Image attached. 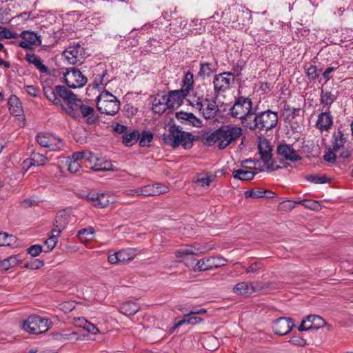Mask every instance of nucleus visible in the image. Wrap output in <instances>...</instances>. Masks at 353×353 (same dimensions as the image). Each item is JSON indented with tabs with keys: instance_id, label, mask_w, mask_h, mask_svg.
<instances>
[{
	"instance_id": "nucleus-55",
	"label": "nucleus",
	"mask_w": 353,
	"mask_h": 353,
	"mask_svg": "<svg viewBox=\"0 0 353 353\" xmlns=\"http://www.w3.org/2000/svg\"><path fill=\"white\" fill-rule=\"evenodd\" d=\"M307 75L310 80H314L319 76L316 66L310 65L307 69Z\"/></svg>"
},
{
	"instance_id": "nucleus-46",
	"label": "nucleus",
	"mask_w": 353,
	"mask_h": 353,
	"mask_svg": "<svg viewBox=\"0 0 353 353\" xmlns=\"http://www.w3.org/2000/svg\"><path fill=\"white\" fill-rule=\"evenodd\" d=\"M95 230L92 227L83 228L78 232V236L81 241H86L92 239L91 236L94 234Z\"/></svg>"
},
{
	"instance_id": "nucleus-42",
	"label": "nucleus",
	"mask_w": 353,
	"mask_h": 353,
	"mask_svg": "<svg viewBox=\"0 0 353 353\" xmlns=\"http://www.w3.org/2000/svg\"><path fill=\"white\" fill-rule=\"evenodd\" d=\"M59 236V234H57L53 230H52L51 236L44 242L43 251L45 252L51 251L55 247Z\"/></svg>"
},
{
	"instance_id": "nucleus-16",
	"label": "nucleus",
	"mask_w": 353,
	"mask_h": 353,
	"mask_svg": "<svg viewBox=\"0 0 353 353\" xmlns=\"http://www.w3.org/2000/svg\"><path fill=\"white\" fill-rule=\"evenodd\" d=\"M19 37L21 38V41H19L18 45L23 49L30 50L41 45V36L34 31L23 30Z\"/></svg>"
},
{
	"instance_id": "nucleus-51",
	"label": "nucleus",
	"mask_w": 353,
	"mask_h": 353,
	"mask_svg": "<svg viewBox=\"0 0 353 353\" xmlns=\"http://www.w3.org/2000/svg\"><path fill=\"white\" fill-rule=\"evenodd\" d=\"M153 139V134L151 132L144 131L142 132L139 140V144L142 147L148 146Z\"/></svg>"
},
{
	"instance_id": "nucleus-43",
	"label": "nucleus",
	"mask_w": 353,
	"mask_h": 353,
	"mask_svg": "<svg viewBox=\"0 0 353 353\" xmlns=\"http://www.w3.org/2000/svg\"><path fill=\"white\" fill-rule=\"evenodd\" d=\"M112 167L110 161L99 157V161L94 165V171H109L112 170Z\"/></svg>"
},
{
	"instance_id": "nucleus-49",
	"label": "nucleus",
	"mask_w": 353,
	"mask_h": 353,
	"mask_svg": "<svg viewBox=\"0 0 353 353\" xmlns=\"http://www.w3.org/2000/svg\"><path fill=\"white\" fill-rule=\"evenodd\" d=\"M214 176H209L207 175L205 176H202L198 178L195 181L196 185L197 187L206 188H208L211 183V182L213 181Z\"/></svg>"
},
{
	"instance_id": "nucleus-39",
	"label": "nucleus",
	"mask_w": 353,
	"mask_h": 353,
	"mask_svg": "<svg viewBox=\"0 0 353 353\" xmlns=\"http://www.w3.org/2000/svg\"><path fill=\"white\" fill-rule=\"evenodd\" d=\"M216 69V64L213 63L205 62L200 63V70L199 74L201 77H209Z\"/></svg>"
},
{
	"instance_id": "nucleus-32",
	"label": "nucleus",
	"mask_w": 353,
	"mask_h": 353,
	"mask_svg": "<svg viewBox=\"0 0 353 353\" xmlns=\"http://www.w3.org/2000/svg\"><path fill=\"white\" fill-rule=\"evenodd\" d=\"M37 321V315H31L28 316L22 323V328L27 332L32 334H38V326Z\"/></svg>"
},
{
	"instance_id": "nucleus-57",
	"label": "nucleus",
	"mask_w": 353,
	"mask_h": 353,
	"mask_svg": "<svg viewBox=\"0 0 353 353\" xmlns=\"http://www.w3.org/2000/svg\"><path fill=\"white\" fill-rule=\"evenodd\" d=\"M42 251V247L39 245H34L28 249V253L32 256H37Z\"/></svg>"
},
{
	"instance_id": "nucleus-5",
	"label": "nucleus",
	"mask_w": 353,
	"mask_h": 353,
	"mask_svg": "<svg viewBox=\"0 0 353 353\" xmlns=\"http://www.w3.org/2000/svg\"><path fill=\"white\" fill-rule=\"evenodd\" d=\"M163 139L173 148L181 145L187 150L192 147L194 137L191 133L183 131L179 126L174 125L170 126L167 134H163Z\"/></svg>"
},
{
	"instance_id": "nucleus-15",
	"label": "nucleus",
	"mask_w": 353,
	"mask_h": 353,
	"mask_svg": "<svg viewBox=\"0 0 353 353\" xmlns=\"http://www.w3.org/2000/svg\"><path fill=\"white\" fill-rule=\"evenodd\" d=\"M75 221L76 219L70 209L62 210L55 216L53 230L57 234H60L68 224L73 223Z\"/></svg>"
},
{
	"instance_id": "nucleus-33",
	"label": "nucleus",
	"mask_w": 353,
	"mask_h": 353,
	"mask_svg": "<svg viewBox=\"0 0 353 353\" xmlns=\"http://www.w3.org/2000/svg\"><path fill=\"white\" fill-rule=\"evenodd\" d=\"M332 140L333 150L335 152H339L343 149L345 143L347 142L346 137L340 130L334 133Z\"/></svg>"
},
{
	"instance_id": "nucleus-56",
	"label": "nucleus",
	"mask_w": 353,
	"mask_h": 353,
	"mask_svg": "<svg viewBox=\"0 0 353 353\" xmlns=\"http://www.w3.org/2000/svg\"><path fill=\"white\" fill-rule=\"evenodd\" d=\"M263 267V264L260 261L254 262L246 269L245 272L247 273H254L256 272L259 270L261 269Z\"/></svg>"
},
{
	"instance_id": "nucleus-62",
	"label": "nucleus",
	"mask_w": 353,
	"mask_h": 353,
	"mask_svg": "<svg viewBox=\"0 0 353 353\" xmlns=\"http://www.w3.org/2000/svg\"><path fill=\"white\" fill-rule=\"evenodd\" d=\"M26 91L31 97H37L39 90L34 85H26L25 87Z\"/></svg>"
},
{
	"instance_id": "nucleus-17",
	"label": "nucleus",
	"mask_w": 353,
	"mask_h": 353,
	"mask_svg": "<svg viewBox=\"0 0 353 353\" xmlns=\"http://www.w3.org/2000/svg\"><path fill=\"white\" fill-rule=\"evenodd\" d=\"M225 260L223 258H216L214 256L207 257L197 261L194 268V271L203 272L225 265Z\"/></svg>"
},
{
	"instance_id": "nucleus-24",
	"label": "nucleus",
	"mask_w": 353,
	"mask_h": 353,
	"mask_svg": "<svg viewBox=\"0 0 353 353\" xmlns=\"http://www.w3.org/2000/svg\"><path fill=\"white\" fill-rule=\"evenodd\" d=\"M83 160V153L76 152L70 157H68L66 163L68 170L71 173L78 172L81 168V161Z\"/></svg>"
},
{
	"instance_id": "nucleus-45",
	"label": "nucleus",
	"mask_w": 353,
	"mask_h": 353,
	"mask_svg": "<svg viewBox=\"0 0 353 353\" xmlns=\"http://www.w3.org/2000/svg\"><path fill=\"white\" fill-rule=\"evenodd\" d=\"M17 240L16 236L6 232H0V246L13 245Z\"/></svg>"
},
{
	"instance_id": "nucleus-22",
	"label": "nucleus",
	"mask_w": 353,
	"mask_h": 353,
	"mask_svg": "<svg viewBox=\"0 0 353 353\" xmlns=\"http://www.w3.org/2000/svg\"><path fill=\"white\" fill-rule=\"evenodd\" d=\"M277 152L280 156L291 161H297L301 159L298 152L289 144L279 145L277 146Z\"/></svg>"
},
{
	"instance_id": "nucleus-36",
	"label": "nucleus",
	"mask_w": 353,
	"mask_h": 353,
	"mask_svg": "<svg viewBox=\"0 0 353 353\" xmlns=\"http://www.w3.org/2000/svg\"><path fill=\"white\" fill-rule=\"evenodd\" d=\"M140 307L134 302H126L121 305L120 312L125 316H133L137 314Z\"/></svg>"
},
{
	"instance_id": "nucleus-53",
	"label": "nucleus",
	"mask_w": 353,
	"mask_h": 353,
	"mask_svg": "<svg viewBox=\"0 0 353 353\" xmlns=\"http://www.w3.org/2000/svg\"><path fill=\"white\" fill-rule=\"evenodd\" d=\"M137 140V133L136 132L125 134L123 137V143L125 145H131L134 143Z\"/></svg>"
},
{
	"instance_id": "nucleus-14",
	"label": "nucleus",
	"mask_w": 353,
	"mask_h": 353,
	"mask_svg": "<svg viewBox=\"0 0 353 353\" xmlns=\"http://www.w3.org/2000/svg\"><path fill=\"white\" fill-rule=\"evenodd\" d=\"M64 81L68 87L74 89L83 87L88 79L79 70L72 68L64 74Z\"/></svg>"
},
{
	"instance_id": "nucleus-1",
	"label": "nucleus",
	"mask_w": 353,
	"mask_h": 353,
	"mask_svg": "<svg viewBox=\"0 0 353 353\" xmlns=\"http://www.w3.org/2000/svg\"><path fill=\"white\" fill-rule=\"evenodd\" d=\"M242 135V128L228 124L221 126L206 136L205 143L209 146L216 145L219 149H225Z\"/></svg>"
},
{
	"instance_id": "nucleus-28",
	"label": "nucleus",
	"mask_w": 353,
	"mask_h": 353,
	"mask_svg": "<svg viewBox=\"0 0 353 353\" xmlns=\"http://www.w3.org/2000/svg\"><path fill=\"white\" fill-rule=\"evenodd\" d=\"M25 59L29 64L33 65L41 73L47 74L49 72L48 68L43 63L42 60L34 54H27Z\"/></svg>"
},
{
	"instance_id": "nucleus-12",
	"label": "nucleus",
	"mask_w": 353,
	"mask_h": 353,
	"mask_svg": "<svg viewBox=\"0 0 353 353\" xmlns=\"http://www.w3.org/2000/svg\"><path fill=\"white\" fill-rule=\"evenodd\" d=\"M84 198L93 206L103 208L115 201V198L107 192H90Z\"/></svg>"
},
{
	"instance_id": "nucleus-10",
	"label": "nucleus",
	"mask_w": 353,
	"mask_h": 353,
	"mask_svg": "<svg viewBox=\"0 0 353 353\" xmlns=\"http://www.w3.org/2000/svg\"><path fill=\"white\" fill-rule=\"evenodd\" d=\"M87 55L85 48L78 43H73L63 52V56L72 65L81 63Z\"/></svg>"
},
{
	"instance_id": "nucleus-11",
	"label": "nucleus",
	"mask_w": 353,
	"mask_h": 353,
	"mask_svg": "<svg viewBox=\"0 0 353 353\" xmlns=\"http://www.w3.org/2000/svg\"><path fill=\"white\" fill-rule=\"evenodd\" d=\"M37 142L51 151H59L63 148V141L52 134L40 132L36 136Z\"/></svg>"
},
{
	"instance_id": "nucleus-58",
	"label": "nucleus",
	"mask_w": 353,
	"mask_h": 353,
	"mask_svg": "<svg viewBox=\"0 0 353 353\" xmlns=\"http://www.w3.org/2000/svg\"><path fill=\"white\" fill-rule=\"evenodd\" d=\"M83 329L92 334H97L99 333V330L94 324L89 321H87Z\"/></svg>"
},
{
	"instance_id": "nucleus-38",
	"label": "nucleus",
	"mask_w": 353,
	"mask_h": 353,
	"mask_svg": "<svg viewBox=\"0 0 353 353\" xmlns=\"http://www.w3.org/2000/svg\"><path fill=\"white\" fill-rule=\"evenodd\" d=\"M107 75V70H103L101 73L96 74L93 82L94 87L101 90L104 85H106L110 81V79L106 78Z\"/></svg>"
},
{
	"instance_id": "nucleus-50",
	"label": "nucleus",
	"mask_w": 353,
	"mask_h": 353,
	"mask_svg": "<svg viewBox=\"0 0 353 353\" xmlns=\"http://www.w3.org/2000/svg\"><path fill=\"white\" fill-rule=\"evenodd\" d=\"M254 199L259 198H272L274 197V193L267 190H263L261 188H255L254 189Z\"/></svg>"
},
{
	"instance_id": "nucleus-35",
	"label": "nucleus",
	"mask_w": 353,
	"mask_h": 353,
	"mask_svg": "<svg viewBox=\"0 0 353 353\" xmlns=\"http://www.w3.org/2000/svg\"><path fill=\"white\" fill-rule=\"evenodd\" d=\"M21 262V260L19 258L18 256H11L0 261V269L3 271H7L11 268H13Z\"/></svg>"
},
{
	"instance_id": "nucleus-6",
	"label": "nucleus",
	"mask_w": 353,
	"mask_h": 353,
	"mask_svg": "<svg viewBox=\"0 0 353 353\" xmlns=\"http://www.w3.org/2000/svg\"><path fill=\"white\" fill-rule=\"evenodd\" d=\"M277 123V112L268 110L258 113L255 112L252 121H250V124L248 125V128L251 130H258L267 132L276 127Z\"/></svg>"
},
{
	"instance_id": "nucleus-63",
	"label": "nucleus",
	"mask_w": 353,
	"mask_h": 353,
	"mask_svg": "<svg viewBox=\"0 0 353 353\" xmlns=\"http://www.w3.org/2000/svg\"><path fill=\"white\" fill-rule=\"evenodd\" d=\"M23 167L26 168L27 169H29L32 166H37L36 161L33 154L32 155L31 158L24 160L23 162Z\"/></svg>"
},
{
	"instance_id": "nucleus-9",
	"label": "nucleus",
	"mask_w": 353,
	"mask_h": 353,
	"mask_svg": "<svg viewBox=\"0 0 353 353\" xmlns=\"http://www.w3.org/2000/svg\"><path fill=\"white\" fill-rule=\"evenodd\" d=\"M234 81V75L230 72H225L215 75L213 79L215 94L219 96L230 90Z\"/></svg>"
},
{
	"instance_id": "nucleus-2",
	"label": "nucleus",
	"mask_w": 353,
	"mask_h": 353,
	"mask_svg": "<svg viewBox=\"0 0 353 353\" xmlns=\"http://www.w3.org/2000/svg\"><path fill=\"white\" fill-rule=\"evenodd\" d=\"M57 91L61 99L70 106V110L67 111L68 114L74 117V108H79L82 116L88 118V123H92L95 121L93 108L83 104L81 100L65 87H58Z\"/></svg>"
},
{
	"instance_id": "nucleus-18",
	"label": "nucleus",
	"mask_w": 353,
	"mask_h": 353,
	"mask_svg": "<svg viewBox=\"0 0 353 353\" xmlns=\"http://www.w3.org/2000/svg\"><path fill=\"white\" fill-rule=\"evenodd\" d=\"M333 123L330 110H324L317 116L315 127L321 132H328L332 128Z\"/></svg>"
},
{
	"instance_id": "nucleus-8",
	"label": "nucleus",
	"mask_w": 353,
	"mask_h": 353,
	"mask_svg": "<svg viewBox=\"0 0 353 353\" xmlns=\"http://www.w3.org/2000/svg\"><path fill=\"white\" fill-rule=\"evenodd\" d=\"M230 21L228 25L235 29H241L250 23L251 14L249 10L239 7L230 8Z\"/></svg>"
},
{
	"instance_id": "nucleus-31",
	"label": "nucleus",
	"mask_w": 353,
	"mask_h": 353,
	"mask_svg": "<svg viewBox=\"0 0 353 353\" xmlns=\"http://www.w3.org/2000/svg\"><path fill=\"white\" fill-rule=\"evenodd\" d=\"M8 108L10 113L15 116H20L22 112V106L19 99L15 95H11L8 99Z\"/></svg>"
},
{
	"instance_id": "nucleus-27",
	"label": "nucleus",
	"mask_w": 353,
	"mask_h": 353,
	"mask_svg": "<svg viewBox=\"0 0 353 353\" xmlns=\"http://www.w3.org/2000/svg\"><path fill=\"white\" fill-rule=\"evenodd\" d=\"M176 118L178 121L186 125H191L194 127L201 125V121L192 113L179 112L176 114Z\"/></svg>"
},
{
	"instance_id": "nucleus-37",
	"label": "nucleus",
	"mask_w": 353,
	"mask_h": 353,
	"mask_svg": "<svg viewBox=\"0 0 353 353\" xmlns=\"http://www.w3.org/2000/svg\"><path fill=\"white\" fill-rule=\"evenodd\" d=\"M256 172L252 170H247L243 169H239L234 170L233 176L242 181H249L254 178Z\"/></svg>"
},
{
	"instance_id": "nucleus-29",
	"label": "nucleus",
	"mask_w": 353,
	"mask_h": 353,
	"mask_svg": "<svg viewBox=\"0 0 353 353\" xmlns=\"http://www.w3.org/2000/svg\"><path fill=\"white\" fill-rule=\"evenodd\" d=\"M336 99V96L330 91L321 90L320 96V105H321V110H330L331 105Z\"/></svg>"
},
{
	"instance_id": "nucleus-23",
	"label": "nucleus",
	"mask_w": 353,
	"mask_h": 353,
	"mask_svg": "<svg viewBox=\"0 0 353 353\" xmlns=\"http://www.w3.org/2000/svg\"><path fill=\"white\" fill-rule=\"evenodd\" d=\"M204 252L205 249L197 245H188L176 250L174 254L177 258H183L189 255H199Z\"/></svg>"
},
{
	"instance_id": "nucleus-54",
	"label": "nucleus",
	"mask_w": 353,
	"mask_h": 353,
	"mask_svg": "<svg viewBox=\"0 0 353 353\" xmlns=\"http://www.w3.org/2000/svg\"><path fill=\"white\" fill-rule=\"evenodd\" d=\"M33 156L35 159L37 166L44 165L48 161L47 157L40 153H34Z\"/></svg>"
},
{
	"instance_id": "nucleus-19",
	"label": "nucleus",
	"mask_w": 353,
	"mask_h": 353,
	"mask_svg": "<svg viewBox=\"0 0 353 353\" xmlns=\"http://www.w3.org/2000/svg\"><path fill=\"white\" fill-rule=\"evenodd\" d=\"M164 97L170 109L179 107L185 98L188 99V94L181 90L170 91L168 95H164Z\"/></svg>"
},
{
	"instance_id": "nucleus-44",
	"label": "nucleus",
	"mask_w": 353,
	"mask_h": 353,
	"mask_svg": "<svg viewBox=\"0 0 353 353\" xmlns=\"http://www.w3.org/2000/svg\"><path fill=\"white\" fill-rule=\"evenodd\" d=\"M37 321L38 326V334H42L47 332L50 328L51 322L49 319L46 318H42L37 315Z\"/></svg>"
},
{
	"instance_id": "nucleus-4",
	"label": "nucleus",
	"mask_w": 353,
	"mask_h": 353,
	"mask_svg": "<svg viewBox=\"0 0 353 353\" xmlns=\"http://www.w3.org/2000/svg\"><path fill=\"white\" fill-rule=\"evenodd\" d=\"M188 102L193 108L198 110L205 119H214L219 110L216 101L212 99H204L201 92L191 94Z\"/></svg>"
},
{
	"instance_id": "nucleus-59",
	"label": "nucleus",
	"mask_w": 353,
	"mask_h": 353,
	"mask_svg": "<svg viewBox=\"0 0 353 353\" xmlns=\"http://www.w3.org/2000/svg\"><path fill=\"white\" fill-rule=\"evenodd\" d=\"M339 68V64L336 63L335 66L328 67L323 73V77L326 80V81H329L331 79L330 74L335 71Z\"/></svg>"
},
{
	"instance_id": "nucleus-61",
	"label": "nucleus",
	"mask_w": 353,
	"mask_h": 353,
	"mask_svg": "<svg viewBox=\"0 0 353 353\" xmlns=\"http://www.w3.org/2000/svg\"><path fill=\"white\" fill-rule=\"evenodd\" d=\"M308 180L318 184H321L326 182V178L325 176L318 175H311L308 177Z\"/></svg>"
},
{
	"instance_id": "nucleus-21",
	"label": "nucleus",
	"mask_w": 353,
	"mask_h": 353,
	"mask_svg": "<svg viewBox=\"0 0 353 353\" xmlns=\"http://www.w3.org/2000/svg\"><path fill=\"white\" fill-rule=\"evenodd\" d=\"M294 326L290 318H279L274 321L272 328L275 334L278 335H285L288 334Z\"/></svg>"
},
{
	"instance_id": "nucleus-48",
	"label": "nucleus",
	"mask_w": 353,
	"mask_h": 353,
	"mask_svg": "<svg viewBox=\"0 0 353 353\" xmlns=\"http://www.w3.org/2000/svg\"><path fill=\"white\" fill-rule=\"evenodd\" d=\"M83 153V160L88 162L91 168L94 170V165L99 161V157L90 151H82Z\"/></svg>"
},
{
	"instance_id": "nucleus-41",
	"label": "nucleus",
	"mask_w": 353,
	"mask_h": 353,
	"mask_svg": "<svg viewBox=\"0 0 353 353\" xmlns=\"http://www.w3.org/2000/svg\"><path fill=\"white\" fill-rule=\"evenodd\" d=\"M307 319L309 322V325L310 326L311 325V330H318L323 327L325 324V321L321 316L317 315H309L307 316Z\"/></svg>"
},
{
	"instance_id": "nucleus-25",
	"label": "nucleus",
	"mask_w": 353,
	"mask_h": 353,
	"mask_svg": "<svg viewBox=\"0 0 353 353\" xmlns=\"http://www.w3.org/2000/svg\"><path fill=\"white\" fill-rule=\"evenodd\" d=\"M58 87H64L63 85H56L54 88L50 86H45L43 87V93L46 97L48 99L49 101L52 102L53 104L56 105L61 106L62 108L65 109L64 105H63L61 98L59 96V94L57 91Z\"/></svg>"
},
{
	"instance_id": "nucleus-26",
	"label": "nucleus",
	"mask_w": 353,
	"mask_h": 353,
	"mask_svg": "<svg viewBox=\"0 0 353 353\" xmlns=\"http://www.w3.org/2000/svg\"><path fill=\"white\" fill-rule=\"evenodd\" d=\"M194 84V75L190 72H187L183 79V85L181 90H183L184 93L188 94V101H189V96L191 94H194L195 92L200 93V90L198 88H193Z\"/></svg>"
},
{
	"instance_id": "nucleus-64",
	"label": "nucleus",
	"mask_w": 353,
	"mask_h": 353,
	"mask_svg": "<svg viewBox=\"0 0 353 353\" xmlns=\"http://www.w3.org/2000/svg\"><path fill=\"white\" fill-rule=\"evenodd\" d=\"M87 320L83 317H75L74 318V324L80 327L83 328L85 325V323H87Z\"/></svg>"
},
{
	"instance_id": "nucleus-3",
	"label": "nucleus",
	"mask_w": 353,
	"mask_h": 353,
	"mask_svg": "<svg viewBox=\"0 0 353 353\" xmlns=\"http://www.w3.org/2000/svg\"><path fill=\"white\" fill-rule=\"evenodd\" d=\"M232 117L240 119L245 127L248 128L250 121H252L256 110L252 107V100L245 97H239L230 110Z\"/></svg>"
},
{
	"instance_id": "nucleus-13",
	"label": "nucleus",
	"mask_w": 353,
	"mask_h": 353,
	"mask_svg": "<svg viewBox=\"0 0 353 353\" xmlns=\"http://www.w3.org/2000/svg\"><path fill=\"white\" fill-rule=\"evenodd\" d=\"M259 152L265 166L268 170H274L278 166L272 160V148L270 143L266 139H260L258 144Z\"/></svg>"
},
{
	"instance_id": "nucleus-34",
	"label": "nucleus",
	"mask_w": 353,
	"mask_h": 353,
	"mask_svg": "<svg viewBox=\"0 0 353 353\" xmlns=\"http://www.w3.org/2000/svg\"><path fill=\"white\" fill-rule=\"evenodd\" d=\"M233 292L238 295H248L254 292V288L247 282H240L234 286Z\"/></svg>"
},
{
	"instance_id": "nucleus-60",
	"label": "nucleus",
	"mask_w": 353,
	"mask_h": 353,
	"mask_svg": "<svg viewBox=\"0 0 353 353\" xmlns=\"http://www.w3.org/2000/svg\"><path fill=\"white\" fill-rule=\"evenodd\" d=\"M335 151H327L323 155V159L325 161L334 163L336 161V156L334 153Z\"/></svg>"
},
{
	"instance_id": "nucleus-40",
	"label": "nucleus",
	"mask_w": 353,
	"mask_h": 353,
	"mask_svg": "<svg viewBox=\"0 0 353 353\" xmlns=\"http://www.w3.org/2000/svg\"><path fill=\"white\" fill-rule=\"evenodd\" d=\"M134 249L128 248L123 249L118 252L120 262H129L135 257Z\"/></svg>"
},
{
	"instance_id": "nucleus-30",
	"label": "nucleus",
	"mask_w": 353,
	"mask_h": 353,
	"mask_svg": "<svg viewBox=\"0 0 353 353\" xmlns=\"http://www.w3.org/2000/svg\"><path fill=\"white\" fill-rule=\"evenodd\" d=\"M169 108L164 95L155 97L152 101V110L155 114H161Z\"/></svg>"
},
{
	"instance_id": "nucleus-47",
	"label": "nucleus",
	"mask_w": 353,
	"mask_h": 353,
	"mask_svg": "<svg viewBox=\"0 0 353 353\" xmlns=\"http://www.w3.org/2000/svg\"><path fill=\"white\" fill-rule=\"evenodd\" d=\"M295 203L301 204L305 208L312 210H319L321 208V205L319 202L312 199H303L296 201Z\"/></svg>"
},
{
	"instance_id": "nucleus-7",
	"label": "nucleus",
	"mask_w": 353,
	"mask_h": 353,
	"mask_svg": "<svg viewBox=\"0 0 353 353\" xmlns=\"http://www.w3.org/2000/svg\"><path fill=\"white\" fill-rule=\"evenodd\" d=\"M97 105L102 114L114 115L120 110V102L110 92L103 91L97 98Z\"/></svg>"
},
{
	"instance_id": "nucleus-52",
	"label": "nucleus",
	"mask_w": 353,
	"mask_h": 353,
	"mask_svg": "<svg viewBox=\"0 0 353 353\" xmlns=\"http://www.w3.org/2000/svg\"><path fill=\"white\" fill-rule=\"evenodd\" d=\"M0 36L3 39H16L19 34L5 27H0Z\"/></svg>"
},
{
	"instance_id": "nucleus-20",
	"label": "nucleus",
	"mask_w": 353,
	"mask_h": 353,
	"mask_svg": "<svg viewBox=\"0 0 353 353\" xmlns=\"http://www.w3.org/2000/svg\"><path fill=\"white\" fill-rule=\"evenodd\" d=\"M139 188L140 196H154L169 191L168 187L160 183L149 184Z\"/></svg>"
}]
</instances>
